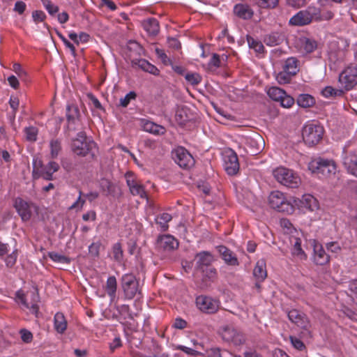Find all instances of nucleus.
<instances>
[{
  "instance_id": "f257e3e1",
  "label": "nucleus",
  "mask_w": 357,
  "mask_h": 357,
  "mask_svg": "<svg viewBox=\"0 0 357 357\" xmlns=\"http://www.w3.org/2000/svg\"><path fill=\"white\" fill-rule=\"evenodd\" d=\"M96 144L92 140H87L85 132L81 131L77 134L76 137L72 139L71 151L79 157H85L90 154L93 158L95 153L93 150L96 148Z\"/></svg>"
},
{
  "instance_id": "f03ea898",
  "label": "nucleus",
  "mask_w": 357,
  "mask_h": 357,
  "mask_svg": "<svg viewBox=\"0 0 357 357\" xmlns=\"http://www.w3.org/2000/svg\"><path fill=\"white\" fill-rule=\"evenodd\" d=\"M287 317L291 322L301 329L303 337H312V324L305 313L293 309L288 312Z\"/></svg>"
},
{
  "instance_id": "7ed1b4c3",
  "label": "nucleus",
  "mask_w": 357,
  "mask_h": 357,
  "mask_svg": "<svg viewBox=\"0 0 357 357\" xmlns=\"http://www.w3.org/2000/svg\"><path fill=\"white\" fill-rule=\"evenodd\" d=\"M275 178L282 185L296 188L301 184L300 177L291 169L285 167H278L273 171Z\"/></svg>"
},
{
  "instance_id": "20e7f679",
  "label": "nucleus",
  "mask_w": 357,
  "mask_h": 357,
  "mask_svg": "<svg viewBox=\"0 0 357 357\" xmlns=\"http://www.w3.org/2000/svg\"><path fill=\"white\" fill-rule=\"evenodd\" d=\"M324 128L319 124L308 123L303 128L302 136L303 141L308 146L318 144L322 139Z\"/></svg>"
},
{
  "instance_id": "39448f33",
  "label": "nucleus",
  "mask_w": 357,
  "mask_h": 357,
  "mask_svg": "<svg viewBox=\"0 0 357 357\" xmlns=\"http://www.w3.org/2000/svg\"><path fill=\"white\" fill-rule=\"evenodd\" d=\"M121 286L127 299H132L137 294H139L141 293L139 289V281L132 273H126L122 275Z\"/></svg>"
},
{
  "instance_id": "423d86ee",
  "label": "nucleus",
  "mask_w": 357,
  "mask_h": 357,
  "mask_svg": "<svg viewBox=\"0 0 357 357\" xmlns=\"http://www.w3.org/2000/svg\"><path fill=\"white\" fill-rule=\"evenodd\" d=\"M315 6H308L306 9L300 10L289 20V24L294 26H305L315 21L317 16Z\"/></svg>"
},
{
  "instance_id": "0eeeda50",
  "label": "nucleus",
  "mask_w": 357,
  "mask_h": 357,
  "mask_svg": "<svg viewBox=\"0 0 357 357\" xmlns=\"http://www.w3.org/2000/svg\"><path fill=\"white\" fill-rule=\"evenodd\" d=\"M342 86L349 91L357 84V66H348L339 76Z\"/></svg>"
},
{
  "instance_id": "6e6552de",
  "label": "nucleus",
  "mask_w": 357,
  "mask_h": 357,
  "mask_svg": "<svg viewBox=\"0 0 357 357\" xmlns=\"http://www.w3.org/2000/svg\"><path fill=\"white\" fill-rule=\"evenodd\" d=\"M335 169L336 166L333 161L325 159H319L310 164V169L313 173L321 174L324 176L335 174Z\"/></svg>"
},
{
  "instance_id": "1a4fd4ad",
  "label": "nucleus",
  "mask_w": 357,
  "mask_h": 357,
  "mask_svg": "<svg viewBox=\"0 0 357 357\" xmlns=\"http://www.w3.org/2000/svg\"><path fill=\"white\" fill-rule=\"evenodd\" d=\"M271 208L280 212H289L292 206L286 200L283 193L280 191L272 192L268 197Z\"/></svg>"
},
{
  "instance_id": "9d476101",
  "label": "nucleus",
  "mask_w": 357,
  "mask_h": 357,
  "mask_svg": "<svg viewBox=\"0 0 357 357\" xmlns=\"http://www.w3.org/2000/svg\"><path fill=\"white\" fill-rule=\"evenodd\" d=\"M172 158L181 167L188 169L195 164L192 155L183 147L179 146L172 152Z\"/></svg>"
},
{
  "instance_id": "9b49d317",
  "label": "nucleus",
  "mask_w": 357,
  "mask_h": 357,
  "mask_svg": "<svg viewBox=\"0 0 357 357\" xmlns=\"http://www.w3.org/2000/svg\"><path fill=\"white\" fill-rule=\"evenodd\" d=\"M17 297L24 306L29 309L30 312L37 317L39 309L38 303L40 300L37 288H35L33 291L28 293L26 296L17 293Z\"/></svg>"
},
{
  "instance_id": "f8f14e48",
  "label": "nucleus",
  "mask_w": 357,
  "mask_h": 357,
  "mask_svg": "<svg viewBox=\"0 0 357 357\" xmlns=\"http://www.w3.org/2000/svg\"><path fill=\"white\" fill-rule=\"evenodd\" d=\"M220 334L225 341L232 343L235 346L241 345L245 341L243 334L231 326L222 327Z\"/></svg>"
},
{
  "instance_id": "ddd939ff",
  "label": "nucleus",
  "mask_w": 357,
  "mask_h": 357,
  "mask_svg": "<svg viewBox=\"0 0 357 357\" xmlns=\"http://www.w3.org/2000/svg\"><path fill=\"white\" fill-rule=\"evenodd\" d=\"M198 308L207 314L216 312L219 309V301L206 296H199L196 298Z\"/></svg>"
},
{
  "instance_id": "4468645a",
  "label": "nucleus",
  "mask_w": 357,
  "mask_h": 357,
  "mask_svg": "<svg viewBox=\"0 0 357 357\" xmlns=\"http://www.w3.org/2000/svg\"><path fill=\"white\" fill-rule=\"evenodd\" d=\"M66 115L68 130L75 131L78 130L77 126L80 122V112L78 107L73 104L68 105Z\"/></svg>"
},
{
  "instance_id": "2eb2a0df",
  "label": "nucleus",
  "mask_w": 357,
  "mask_h": 357,
  "mask_svg": "<svg viewBox=\"0 0 357 357\" xmlns=\"http://www.w3.org/2000/svg\"><path fill=\"white\" fill-rule=\"evenodd\" d=\"M225 169L229 175H235L238 172V158L236 153L232 151L225 156Z\"/></svg>"
},
{
  "instance_id": "dca6fc26",
  "label": "nucleus",
  "mask_w": 357,
  "mask_h": 357,
  "mask_svg": "<svg viewBox=\"0 0 357 357\" xmlns=\"http://www.w3.org/2000/svg\"><path fill=\"white\" fill-rule=\"evenodd\" d=\"M196 260L195 268L197 271L204 270L206 267L211 266V264L213 261V256L208 251H202L197 253L195 257Z\"/></svg>"
},
{
  "instance_id": "f3484780",
  "label": "nucleus",
  "mask_w": 357,
  "mask_h": 357,
  "mask_svg": "<svg viewBox=\"0 0 357 357\" xmlns=\"http://www.w3.org/2000/svg\"><path fill=\"white\" fill-rule=\"evenodd\" d=\"M216 248L226 264L232 266L239 265V261L236 255L226 246L219 245Z\"/></svg>"
},
{
  "instance_id": "a211bd4d",
  "label": "nucleus",
  "mask_w": 357,
  "mask_h": 357,
  "mask_svg": "<svg viewBox=\"0 0 357 357\" xmlns=\"http://www.w3.org/2000/svg\"><path fill=\"white\" fill-rule=\"evenodd\" d=\"M342 163L347 172L357 178V155L354 153L346 154Z\"/></svg>"
},
{
  "instance_id": "6ab92c4d",
  "label": "nucleus",
  "mask_w": 357,
  "mask_h": 357,
  "mask_svg": "<svg viewBox=\"0 0 357 357\" xmlns=\"http://www.w3.org/2000/svg\"><path fill=\"white\" fill-rule=\"evenodd\" d=\"M15 208L23 221L29 220L31 217V212L28 203L22 198H17L15 202Z\"/></svg>"
},
{
  "instance_id": "aec40b11",
  "label": "nucleus",
  "mask_w": 357,
  "mask_h": 357,
  "mask_svg": "<svg viewBox=\"0 0 357 357\" xmlns=\"http://www.w3.org/2000/svg\"><path fill=\"white\" fill-rule=\"evenodd\" d=\"M158 246L164 250L171 251L178 247V243L176 238L171 235H164L158 239Z\"/></svg>"
},
{
  "instance_id": "412c9836",
  "label": "nucleus",
  "mask_w": 357,
  "mask_h": 357,
  "mask_svg": "<svg viewBox=\"0 0 357 357\" xmlns=\"http://www.w3.org/2000/svg\"><path fill=\"white\" fill-rule=\"evenodd\" d=\"M100 186L102 190L106 192L107 195L117 197L120 195L119 187L107 178H102L100 180Z\"/></svg>"
},
{
  "instance_id": "4be33fe9",
  "label": "nucleus",
  "mask_w": 357,
  "mask_h": 357,
  "mask_svg": "<svg viewBox=\"0 0 357 357\" xmlns=\"http://www.w3.org/2000/svg\"><path fill=\"white\" fill-rule=\"evenodd\" d=\"M234 14L241 19L250 20L252 17L254 12L248 4L238 3L234 8Z\"/></svg>"
},
{
  "instance_id": "5701e85b",
  "label": "nucleus",
  "mask_w": 357,
  "mask_h": 357,
  "mask_svg": "<svg viewBox=\"0 0 357 357\" xmlns=\"http://www.w3.org/2000/svg\"><path fill=\"white\" fill-rule=\"evenodd\" d=\"M248 145L250 147V152L252 155L258 154L264 147L265 142L261 135H256L248 140Z\"/></svg>"
},
{
  "instance_id": "b1692460",
  "label": "nucleus",
  "mask_w": 357,
  "mask_h": 357,
  "mask_svg": "<svg viewBox=\"0 0 357 357\" xmlns=\"http://www.w3.org/2000/svg\"><path fill=\"white\" fill-rule=\"evenodd\" d=\"M131 63L132 67H138L144 71L153 75H158L159 73V70L155 66L152 65L144 59H133L132 60Z\"/></svg>"
},
{
  "instance_id": "393cba45",
  "label": "nucleus",
  "mask_w": 357,
  "mask_h": 357,
  "mask_svg": "<svg viewBox=\"0 0 357 357\" xmlns=\"http://www.w3.org/2000/svg\"><path fill=\"white\" fill-rule=\"evenodd\" d=\"M200 271L202 273V281L204 283L202 287H208V282H213L217 278V270L214 267H206Z\"/></svg>"
},
{
  "instance_id": "a878e982",
  "label": "nucleus",
  "mask_w": 357,
  "mask_h": 357,
  "mask_svg": "<svg viewBox=\"0 0 357 357\" xmlns=\"http://www.w3.org/2000/svg\"><path fill=\"white\" fill-rule=\"evenodd\" d=\"M284 36L278 32H273L264 37V42L268 46H276L283 43Z\"/></svg>"
},
{
  "instance_id": "bb28decb",
  "label": "nucleus",
  "mask_w": 357,
  "mask_h": 357,
  "mask_svg": "<svg viewBox=\"0 0 357 357\" xmlns=\"http://www.w3.org/2000/svg\"><path fill=\"white\" fill-rule=\"evenodd\" d=\"M142 127L144 131L155 135L163 134L165 130L164 127L147 120L142 121Z\"/></svg>"
},
{
  "instance_id": "cd10ccee",
  "label": "nucleus",
  "mask_w": 357,
  "mask_h": 357,
  "mask_svg": "<svg viewBox=\"0 0 357 357\" xmlns=\"http://www.w3.org/2000/svg\"><path fill=\"white\" fill-rule=\"evenodd\" d=\"M314 261L317 265H324L329 261V256L326 253L321 246H315L314 248Z\"/></svg>"
},
{
  "instance_id": "c85d7f7f",
  "label": "nucleus",
  "mask_w": 357,
  "mask_h": 357,
  "mask_svg": "<svg viewBox=\"0 0 357 357\" xmlns=\"http://www.w3.org/2000/svg\"><path fill=\"white\" fill-rule=\"evenodd\" d=\"M143 27L151 36H156L160 30L159 23L154 18H149L143 22Z\"/></svg>"
},
{
  "instance_id": "c756f323",
  "label": "nucleus",
  "mask_w": 357,
  "mask_h": 357,
  "mask_svg": "<svg viewBox=\"0 0 357 357\" xmlns=\"http://www.w3.org/2000/svg\"><path fill=\"white\" fill-rule=\"evenodd\" d=\"M296 102L301 107L309 108L315 105V99L310 94L302 93L297 97Z\"/></svg>"
},
{
  "instance_id": "7c9ffc66",
  "label": "nucleus",
  "mask_w": 357,
  "mask_h": 357,
  "mask_svg": "<svg viewBox=\"0 0 357 357\" xmlns=\"http://www.w3.org/2000/svg\"><path fill=\"white\" fill-rule=\"evenodd\" d=\"M253 275L259 281H263L267 276L266 264L264 261H258L253 270Z\"/></svg>"
},
{
  "instance_id": "2f4dec72",
  "label": "nucleus",
  "mask_w": 357,
  "mask_h": 357,
  "mask_svg": "<svg viewBox=\"0 0 357 357\" xmlns=\"http://www.w3.org/2000/svg\"><path fill=\"white\" fill-rule=\"evenodd\" d=\"M54 328L59 333H63L66 330L67 321L63 313L57 312L54 315Z\"/></svg>"
},
{
  "instance_id": "473e14b6",
  "label": "nucleus",
  "mask_w": 357,
  "mask_h": 357,
  "mask_svg": "<svg viewBox=\"0 0 357 357\" xmlns=\"http://www.w3.org/2000/svg\"><path fill=\"white\" fill-rule=\"evenodd\" d=\"M301 207H304L310 211H313L317 207L316 199L311 195H305L300 200Z\"/></svg>"
},
{
  "instance_id": "72a5a7b5",
  "label": "nucleus",
  "mask_w": 357,
  "mask_h": 357,
  "mask_svg": "<svg viewBox=\"0 0 357 357\" xmlns=\"http://www.w3.org/2000/svg\"><path fill=\"white\" fill-rule=\"evenodd\" d=\"M297 63L298 61L294 57L287 59L283 67L285 73L289 75H296L298 71Z\"/></svg>"
},
{
  "instance_id": "f704fd0d",
  "label": "nucleus",
  "mask_w": 357,
  "mask_h": 357,
  "mask_svg": "<svg viewBox=\"0 0 357 357\" xmlns=\"http://www.w3.org/2000/svg\"><path fill=\"white\" fill-rule=\"evenodd\" d=\"M117 287L116 279L114 276H110L107 278L106 282L105 289L107 294L113 298L116 295Z\"/></svg>"
},
{
  "instance_id": "c9c22d12",
  "label": "nucleus",
  "mask_w": 357,
  "mask_h": 357,
  "mask_svg": "<svg viewBox=\"0 0 357 357\" xmlns=\"http://www.w3.org/2000/svg\"><path fill=\"white\" fill-rule=\"evenodd\" d=\"M284 92L285 91L279 87L271 86L268 89L267 94L273 101L279 102L284 95Z\"/></svg>"
},
{
  "instance_id": "e433bc0d",
  "label": "nucleus",
  "mask_w": 357,
  "mask_h": 357,
  "mask_svg": "<svg viewBox=\"0 0 357 357\" xmlns=\"http://www.w3.org/2000/svg\"><path fill=\"white\" fill-rule=\"evenodd\" d=\"M172 217L167 213H163L160 215L158 216L155 219L156 223L160 225L162 231H165L168 229V222H170Z\"/></svg>"
},
{
  "instance_id": "4c0bfd02",
  "label": "nucleus",
  "mask_w": 357,
  "mask_h": 357,
  "mask_svg": "<svg viewBox=\"0 0 357 357\" xmlns=\"http://www.w3.org/2000/svg\"><path fill=\"white\" fill-rule=\"evenodd\" d=\"M50 155L52 158H56L61 151V142L59 139H52L50 142Z\"/></svg>"
},
{
  "instance_id": "58836bf2",
  "label": "nucleus",
  "mask_w": 357,
  "mask_h": 357,
  "mask_svg": "<svg viewBox=\"0 0 357 357\" xmlns=\"http://www.w3.org/2000/svg\"><path fill=\"white\" fill-rule=\"evenodd\" d=\"M247 42L250 48L253 49L257 53H262L264 50L263 44L250 36H247Z\"/></svg>"
},
{
  "instance_id": "ea45409f",
  "label": "nucleus",
  "mask_w": 357,
  "mask_h": 357,
  "mask_svg": "<svg viewBox=\"0 0 357 357\" xmlns=\"http://www.w3.org/2000/svg\"><path fill=\"white\" fill-rule=\"evenodd\" d=\"M316 10L317 17H315V22L328 21L334 17V14L330 10L321 12V9L318 7H316Z\"/></svg>"
},
{
  "instance_id": "a19ab883",
  "label": "nucleus",
  "mask_w": 357,
  "mask_h": 357,
  "mask_svg": "<svg viewBox=\"0 0 357 357\" xmlns=\"http://www.w3.org/2000/svg\"><path fill=\"white\" fill-rule=\"evenodd\" d=\"M112 252L114 259L118 262H121L123 257V252L120 243H116L113 245Z\"/></svg>"
},
{
  "instance_id": "79ce46f5",
  "label": "nucleus",
  "mask_w": 357,
  "mask_h": 357,
  "mask_svg": "<svg viewBox=\"0 0 357 357\" xmlns=\"http://www.w3.org/2000/svg\"><path fill=\"white\" fill-rule=\"evenodd\" d=\"M185 79L191 85H197L202 81V77L196 73H187L185 75Z\"/></svg>"
},
{
  "instance_id": "37998d69",
  "label": "nucleus",
  "mask_w": 357,
  "mask_h": 357,
  "mask_svg": "<svg viewBox=\"0 0 357 357\" xmlns=\"http://www.w3.org/2000/svg\"><path fill=\"white\" fill-rule=\"evenodd\" d=\"M349 290L353 303L357 306V280H353L349 282Z\"/></svg>"
},
{
  "instance_id": "c03bdc74",
  "label": "nucleus",
  "mask_w": 357,
  "mask_h": 357,
  "mask_svg": "<svg viewBox=\"0 0 357 357\" xmlns=\"http://www.w3.org/2000/svg\"><path fill=\"white\" fill-rule=\"evenodd\" d=\"M48 256L51 259H52L54 261L63 263V264H68L70 263V260L68 257L60 255L57 252H51L48 253Z\"/></svg>"
},
{
  "instance_id": "a18cd8bd",
  "label": "nucleus",
  "mask_w": 357,
  "mask_h": 357,
  "mask_svg": "<svg viewBox=\"0 0 357 357\" xmlns=\"http://www.w3.org/2000/svg\"><path fill=\"white\" fill-rule=\"evenodd\" d=\"M130 191L133 195H138L141 198L146 197V192L144 189V187L138 184L137 183L135 185H132L130 188Z\"/></svg>"
},
{
  "instance_id": "49530a36",
  "label": "nucleus",
  "mask_w": 357,
  "mask_h": 357,
  "mask_svg": "<svg viewBox=\"0 0 357 357\" xmlns=\"http://www.w3.org/2000/svg\"><path fill=\"white\" fill-rule=\"evenodd\" d=\"M303 49L307 53L312 52L317 48V42L314 40L305 38L302 43Z\"/></svg>"
},
{
  "instance_id": "de8ad7c7",
  "label": "nucleus",
  "mask_w": 357,
  "mask_h": 357,
  "mask_svg": "<svg viewBox=\"0 0 357 357\" xmlns=\"http://www.w3.org/2000/svg\"><path fill=\"white\" fill-rule=\"evenodd\" d=\"M322 95L326 98L342 96L343 91L340 89H335L332 86H326L322 91Z\"/></svg>"
},
{
  "instance_id": "09e8293b",
  "label": "nucleus",
  "mask_w": 357,
  "mask_h": 357,
  "mask_svg": "<svg viewBox=\"0 0 357 357\" xmlns=\"http://www.w3.org/2000/svg\"><path fill=\"white\" fill-rule=\"evenodd\" d=\"M280 102V105L285 108L291 107L295 102V99L289 95H287L286 92H284V95L282 96V98L279 101Z\"/></svg>"
},
{
  "instance_id": "8fccbe9b",
  "label": "nucleus",
  "mask_w": 357,
  "mask_h": 357,
  "mask_svg": "<svg viewBox=\"0 0 357 357\" xmlns=\"http://www.w3.org/2000/svg\"><path fill=\"white\" fill-rule=\"evenodd\" d=\"M9 105H10L11 109H13L11 121H13L15 120V118L16 116V112L18 109L19 105H20V101H19L18 98H17L15 96H11L9 100Z\"/></svg>"
},
{
  "instance_id": "3c124183",
  "label": "nucleus",
  "mask_w": 357,
  "mask_h": 357,
  "mask_svg": "<svg viewBox=\"0 0 357 357\" xmlns=\"http://www.w3.org/2000/svg\"><path fill=\"white\" fill-rule=\"evenodd\" d=\"M52 174L53 173L50 172L48 170L43 169L40 173H38L35 168L33 170V176L34 178H38L39 177H42L45 180L50 181L52 179Z\"/></svg>"
},
{
  "instance_id": "603ef678",
  "label": "nucleus",
  "mask_w": 357,
  "mask_h": 357,
  "mask_svg": "<svg viewBox=\"0 0 357 357\" xmlns=\"http://www.w3.org/2000/svg\"><path fill=\"white\" fill-rule=\"evenodd\" d=\"M137 95L135 92L130 91L127 93L123 98L120 99V105L123 107H126L128 105L131 100L135 99Z\"/></svg>"
},
{
  "instance_id": "864d4df0",
  "label": "nucleus",
  "mask_w": 357,
  "mask_h": 357,
  "mask_svg": "<svg viewBox=\"0 0 357 357\" xmlns=\"http://www.w3.org/2000/svg\"><path fill=\"white\" fill-rule=\"evenodd\" d=\"M257 3L261 8H275L278 3V0H256Z\"/></svg>"
},
{
  "instance_id": "5fc2aeb1",
  "label": "nucleus",
  "mask_w": 357,
  "mask_h": 357,
  "mask_svg": "<svg viewBox=\"0 0 357 357\" xmlns=\"http://www.w3.org/2000/svg\"><path fill=\"white\" fill-rule=\"evenodd\" d=\"M292 253L294 255L303 256L305 255L304 252L301 248V241L298 238H295Z\"/></svg>"
},
{
  "instance_id": "6e6d98bb",
  "label": "nucleus",
  "mask_w": 357,
  "mask_h": 357,
  "mask_svg": "<svg viewBox=\"0 0 357 357\" xmlns=\"http://www.w3.org/2000/svg\"><path fill=\"white\" fill-rule=\"evenodd\" d=\"M44 6L48 13L53 15L59 11V7L57 6L53 5L50 0H42Z\"/></svg>"
},
{
  "instance_id": "4d7b16f0",
  "label": "nucleus",
  "mask_w": 357,
  "mask_h": 357,
  "mask_svg": "<svg viewBox=\"0 0 357 357\" xmlns=\"http://www.w3.org/2000/svg\"><path fill=\"white\" fill-rule=\"evenodd\" d=\"M26 139L29 141H36L37 136V130L34 127H29L25 128Z\"/></svg>"
},
{
  "instance_id": "13d9d810",
  "label": "nucleus",
  "mask_w": 357,
  "mask_h": 357,
  "mask_svg": "<svg viewBox=\"0 0 357 357\" xmlns=\"http://www.w3.org/2000/svg\"><path fill=\"white\" fill-rule=\"evenodd\" d=\"M286 3L295 8L303 7L307 3V0H285Z\"/></svg>"
},
{
  "instance_id": "bf43d9fd",
  "label": "nucleus",
  "mask_w": 357,
  "mask_h": 357,
  "mask_svg": "<svg viewBox=\"0 0 357 357\" xmlns=\"http://www.w3.org/2000/svg\"><path fill=\"white\" fill-rule=\"evenodd\" d=\"M17 257V253L16 250L13 251L10 255L7 256V257L5 259L6 266L8 267H13L16 263Z\"/></svg>"
},
{
  "instance_id": "052dcab7",
  "label": "nucleus",
  "mask_w": 357,
  "mask_h": 357,
  "mask_svg": "<svg viewBox=\"0 0 357 357\" xmlns=\"http://www.w3.org/2000/svg\"><path fill=\"white\" fill-rule=\"evenodd\" d=\"M100 245V242L91 243L89 247V254L93 257H98Z\"/></svg>"
},
{
  "instance_id": "680f3d73",
  "label": "nucleus",
  "mask_w": 357,
  "mask_h": 357,
  "mask_svg": "<svg viewBox=\"0 0 357 357\" xmlns=\"http://www.w3.org/2000/svg\"><path fill=\"white\" fill-rule=\"evenodd\" d=\"M32 17L36 23L43 22L46 17L45 14L42 10H35L32 13Z\"/></svg>"
},
{
  "instance_id": "e2e57ef3",
  "label": "nucleus",
  "mask_w": 357,
  "mask_h": 357,
  "mask_svg": "<svg viewBox=\"0 0 357 357\" xmlns=\"http://www.w3.org/2000/svg\"><path fill=\"white\" fill-rule=\"evenodd\" d=\"M290 340L294 348L302 351L305 348L303 342L296 337L290 336Z\"/></svg>"
},
{
  "instance_id": "0e129e2a",
  "label": "nucleus",
  "mask_w": 357,
  "mask_h": 357,
  "mask_svg": "<svg viewBox=\"0 0 357 357\" xmlns=\"http://www.w3.org/2000/svg\"><path fill=\"white\" fill-rule=\"evenodd\" d=\"M176 349L181 350V351L185 352V354H187L190 356H196L199 354V352L196 351L195 349H191V348H189V347H187L183 346V345H178L176 347Z\"/></svg>"
},
{
  "instance_id": "69168bd1",
  "label": "nucleus",
  "mask_w": 357,
  "mask_h": 357,
  "mask_svg": "<svg viewBox=\"0 0 357 357\" xmlns=\"http://www.w3.org/2000/svg\"><path fill=\"white\" fill-rule=\"evenodd\" d=\"M21 334V338L23 340V342L26 343L31 342L33 339V335L32 333L26 330V329H22L20 331Z\"/></svg>"
},
{
  "instance_id": "338daca9",
  "label": "nucleus",
  "mask_w": 357,
  "mask_h": 357,
  "mask_svg": "<svg viewBox=\"0 0 357 357\" xmlns=\"http://www.w3.org/2000/svg\"><path fill=\"white\" fill-rule=\"evenodd\" d=\"M155 52L158 57L161 59L162 61L165 64H172L171 60L169 59V58H168L167 54L165 53L164 50L157 48L155 50Z\"/></svg>"
},
{
  "instance_id": "774afa93",
  "label": "nucleus",
  "mask_w": 357,
  "mask_h": 357,
  "mask_svg": "<svg viewBox=\"0 0 357 357\" xmlns=\"http://www.w3.org/2000/svg\"><path fill=\"white\" fill-rule=\"evenodd\" d=\"M26 3L22 1H17L15 3L14 6V10L17 13H18L20 15H22L24 13V12L26 10Z\"/></svg>"
}]
</instances>
